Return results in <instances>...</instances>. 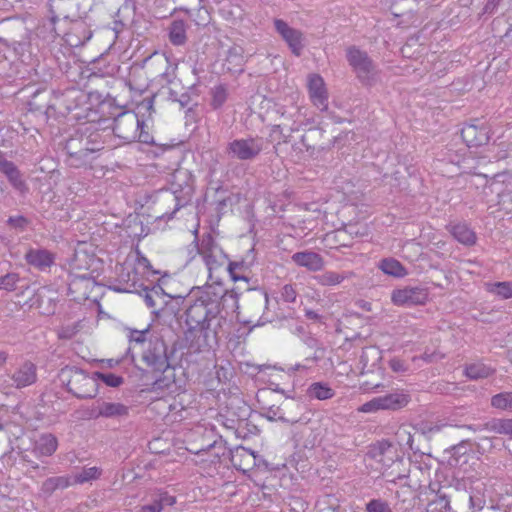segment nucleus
<instances>
[{
    "instance_id": "obj_44",
    "label": "nucleus",
    "mask_w": 512,
    "mask_h": 512,
    "mask_svg": "<svg viewBox=\"0 0 512 512\" xmlns=\"http://www.w3.org/2000/svg\"><path fill=\"white\" fill-rule=\"evenodd\" d=\"M365 510L366 512H393L389 503L381 498L368 501Z\"/></svg>"
},
{
    "instance_id": "obj_31",
    "label": "nucleus",
    "mask_w": 512,
    "mask_h": 512,
    "mask_svg": "<svg viewBox=\"0 0 512 512\" xmlns=\"http://www.w3.org/2000/svg\"><path fill=\"white\" fill-rule=\"evenodd\" d=\"M306 394L309 399L327 400L335 395V391L325 382H314L307 388Z\"/></svg>"
},
{
    "instance_id": "obj_60",
    "label": "nucleus",
    "mask_w": 512,
    "mask_h": 512,
    "mask_svg": "<svg viewBox=\"0 0 512 512\" xmlns=\"http://www.w3.org/2000/svg\"><path fill=\"white\" fill-rule=\"evenodd\" d=\"M14 163L12 161H8L5 155L0 152V172L4 173L8 170Z\"/></svg>"
},
{
    "instance_id": "obj_22",
    "label": "nucleus",
    "mask_w": 512,
    "mask_h": 512,
    "mask_svg": "<svg viewBox=\"0 0 512 512\" xmlns=\"http://www.w3.org/2000/svg\"><path fill=\"white\" fill-rule=\"evenodd\" d=\"M231 461L237 469L242 471L249 470L256 465L255 452L239 446L232 452Z\"/></svg>"
},
{
    "instance_id": "obj_5",
    "label": "nucleus",
    "mask_w": 512,
    "mask_h": 512,
    "mask_svg": "<svg viewBox=\"0 0 512 512\" xmlns=\"http://www.w3.org/2000/svg\"><path fill=\"white\" fill-rule=\"evenodd\" d=\"M113 134L122 141V144H130L135 141L147 145L155 144L153 135L148 131V126L134 111H122L114 117Z\"/></svg>"
},
{
    "instance_id": "obj_1",
    "label": "nucleus",
    "mask_w": 512,
    "mask_h": 512,
    "mask_svg": "<svg viewBox=\"0 0 512 512\" xmlns=\"http://www.w3.org/2000/svg\"><path fill=\"white\" fill-rule=\"evenodd\" d=\"M232 301L237 305L235 292L222 294L208 288L191 296L190 304L185 310L184 348L179 353L176 344L168 352L163 339L150 338L143 347L142 361L153 372L164 373L169 368L181 365L183 359L187 363H201L214 355L218 345L219 333L227 322V317L221 313V301Z\"/></svg>"
},
{
    "instance_id": "obj_54",
    "label": "nucleus",
    "mask_w": 512,
    "mask_h": 512,
    "mask_svg": "<svg viewBox=\"0 0 512 512\" xmlns=\"http://www.w3.org/2000/svg\"><path fill=\"white\" fill-rule=\"evenodd\" d=\"M229 197L226 195H221L214 201L215 210L220 215L224 212L225 208L228 205Z\"/></svg>"
},
{
    "instance_id": "obj_23",
    "label": "nucleus",
    "mask_w": 512,
    "mask_h": 512,
    "mask_svg": "<svg viewBox=\"0 0 512 512\" xmlns=\"http://www.w3.org/2000/svg\"><path fill=\"white\" fill-rule=\"evenodd\" d=\"M28 287L27 280L22 278L17 272H8L0 277V290L2 291H19V294H23Z\"/></svg>"
},
{
    "instance_id": "obj_16",
    "label": "nucleus",
    "mask_w": 512,
    "mask_h": 512,
    "mask_svg": "<svg viewBox=\"0 0 512 512\" xmlns=\"http://www.w3.org/2000/svg\"><path fill=\"white\" fill-rule=\"evenodd\" d=\"M309 98L313 105L320 111L328 109V93L323 78L318 74H312L308 78Z\"/></svg>"
},
{
    "instance_id": "obj_56",
    "label": "nucleus",
    "mask_w": 512,
    "mask_h": 512,
    "mask_svg": "<svg viewBox=\"0 0 512 512\" xmlns=\"http://www.w3.org/2000/svg\"><path fill=\"white\" fill-rule=\"evenodd\" d=\"M140 512H162V506L152 497V503L141 506Z\"/></svg>"
},
{
    "instance_id": "obj_52",
    "label": "nucleus",
    "mask_w": 512,
    "mask_h": 512,
    "mask_svg": "<svg viewBox=\"0 0 512 512\" xmlns=\"http://www.w3.org/2000/svg\"><path fill=\"white\" fill-rule=\"evenodd\" d=\"M388 365L393 372L403 373L408 370V365L402 359L393 357L389 360Z\"/></svg>"
},
{
    "instance_id": "obj_17",
    "label": "nucleus",
    "mask_w": 512,
    "mask_h": 512,
    "mask_svg": "<svg viewBox=\"0 0 512 512\" xmlns=\"http://www.w3.org/2000/svg\"><path fill=\"white\" fill-rule=\"evenodd\" d=\"M129 414V407L120 402H107L98 400L96 407L90 413L91 418H117L126 417Z\"/></svg>"
},
{
    "instance_id": "obj_11",
    "label": "nucleus",
    "mask_w": 512,
    "mask_h": 512,
    "mask_svg": "<svg viewBox=\"0 0 512 512\" xmlns=\"http://www.w3.org/2000/svg\"><path fill=\"white\" fill-rule=\"evenodd\" d=\"M156 274L157 271L152 270V265L150 261L142 255L139 251H137L136 256V263L135 267L131 270H128L125 272V269H122V272L120 274L121 278L123 279L124 286L123 287H114L115 291L118 292H132L136 291L138 287H141L139 284V278L138 274Z\"/></svg>"
},
{
    "instance_id": "obj_36",
    "label": "nucleus",
    "mask_w": 512,
    "mask_h": 512,
    "mask_svg": "<svg viewBox=\"0 0 512 512\" xmlns=\"http://www.w3.org/2000/svg\"><path fill=\"white\" fill-rule=\"evenodd\" d=\"M7 179L9 180L10 184L19 192L23 193L27 191V185L25 181L22 178L21 172L17 168L15 164H13L8 170H6L3 173Z\"/></svg>"
},
{
    "instance_id": "obj_42",
    "label": "nucleus",
    "mask_w": 512,
    "mask_h": 512,
    "mask_svg": "<svg viewBox=\"0 0 512 512\" xmlns=\"http://www.w3.org/2000/svg\"><path fill=\"white\" fill-rule=\"evenodd\" d=\"M317 507V512H339L338 500L328 494L318 501Z\"/></svg>"
},
{
    "instance_id": "obj_25",
    "label": "nucleus",
    "mask_w": 512,
    "mask_h": 512,
    "mask_svg": "<svg viewBox=\"0 0 512 512\" xmlns=\"http://www.w3.org/2000/svg\"><path fill=\"white\" fill-rule=\"evenodd\" d=\"M392 452V445L387 440H382L372 445L368 451V455L383 466L389 467L393 462V458L388 456Z\"/></svg>"
},
{
    "instance_id": "obj_10",
    "label": "nucleus",
    "mask_w": 512,
    "mask_h": 512,
    "mask_svg": "<svg viewBox=\"0 0 512 512\" xmlns=\"http://www.w3.org/2000/svg\"><path fill=\"white\" fill-rule=\"evenodd\" d=\"M264 141L261 137L238 138L230 141L226 152L232 158L241 161H252L263 151Z\"/></svg>"
},
{
    "instance_id": "obj_34",
    "label": "nucleus",
    "mask_w": 512,
    "mask_h": 512,
    "mask_svg": "<svg viewBox=\"0 0 512 512\" xmlns=\"http://www.w3.org/2000/svg\"><path fill=\"white\" fill-rule=\"evenodd\" d=\"M379 268L387 275L394 277H403L406 275L404 266L394 258H385L381 260Z\"/></svg>"
},
{
    "instance_id": "obj_24",
    "label": "nucleus",
    "mask_w": 512,
    "mask_h": 512,
    "mask_svg": "<svg viewBox=\"0 0 512 512\" xmlns=\"http://www.w3.org/2000/svg\"><path fill=\"white\" fill-rule=\"evenodd\" d=\"M72 484L70 476H53L42 482L39 493L44 498H49L55 491L64 490Z\"/></svg>"
},
{
    "instance_id": "obj_57",
    "label": "nucleus",
    "mask_w": 512,
    "mask_h": 512,
    "mask_svg": "<svg viewBox=\"0 0 512 512\" xmlns=\"http://www.w3.org/2000/svg\"><path fill=\"white\" fill-rule=\"evenodd\" d=\"M502 0H487L484 6V13L492 14L497 9L498 5Z\"/></svg>"
},
{
    "instance_id": "obj_30",
    "label": "nucleus",
    "mask_w": 512,
    "mask_h": 512,
    "mask_svg": "<svg viewBox=\"0 0 512 512\" xmlns=\"http://www.w3.org/2000/svg\"><path fill=\"white\" fill-rule=\"evenodd\" d=\"M187 25L183 20H174L168 28V38L172 45L182 46L187 41Z\"/></svg>"
},
{
    "instance_id": "obj_35",
    "label": "nucleus",
    "mask_w": 512,
    "mask_h": 512,
    "mask_svg": "<svg viewBox=\"0 0 512 512\" xmlns=\"http://www.w3.org/2000/svg\"><path fill=\"white\" fill-rule=\"evenodd\" d=\"M486 290L501 299L512 298V283L508 281L487 283Z\"/></svg>"
},
{
    "instance_id": "obj_37",
    "label": "nucleus",
    "mask_w": 512,
    "mask_h": 512,
    "mask_svg": "<svg viewBox=\"0 0 512 512\" xmlns=\"http://www.w3.org/2000/svg\"><path fill=\"white\" fill-rule=\"evenodd\" d=\"M212 99L210 102L214 110L220 109L228 99V91L225 85H217L211 90Z\"/></svg>"
},
{
    "instance_id": "obj_58",
    "label": "nucleus",
    "mask_w": 512,
    "mask_h": 512,
    "mask_svg": "<svg viewBox=\"0 0 512 512\" xmlns=\"http://www.w3.org/2000/svg\"><path fill=\"white\" fill-rule=\"evenodd\" d=\"M191 102V96L188 92H183L180 94L179 98L177 99V103H179L181 108L187 107Z\"/></svg>"
},
{
    "instance_id": "obj_41",
    "label": "nucleus",
    "mask_w": 512,
    "mask_h": 512,
    "mask_svg": "<svg viewBox=\"0 0 512 512\" xmlns=\"http://www.w3.org/2000/svg\"><path fill=\"white\" fill-rule=\"evenodd\" d=\"M467 446L464 443H460L451 448V456L448 460L449 465L458 466L461 458H464L463 463L467 462Z\"/></svg>"
},
{
    "instance_id": "obj_6",
    "label": "nucleus",
    "mask_w": 512,
    "mask_h": 512,
    "mask_svg": "<svg viewBox=\"0 0 512 512\" xmlns=\"http://www.w3.org/2000/svg\"><path fill=\"white\" fill-rule=\"evenodd\" d=\"M61 382L67 391L79 399H91L98 394V383L94 373L77 366H65L59 374Z\"/></svg>"
},
{
    "instance_id": "obj_15",
    "label": "nucleus",
    "mask_w": 512,
    "mask_h": 512,
    "mask_svg": "<svg viewBox=\"0 0 512 512\" xmlns=\"http://www.w3.org/2000/svg\"><path fill=\"white\" fill-rule=\"evenodd\" d=\"M274 27L287 43L291 52L295 56H300L304 47L303 34L300 30L290 27L284 20L275 19Z\"/></svg>"
},
{
    "instance_id": "obj_43",
    "label": "nucleus",
    "mask_w": 512,
    "mask_h": 512,
    "mask_svg": "<svg viewBox=\"0 0 512 512\" xmlns=\"http://www.w3.org/2000/svg\"><path fill=\"white\" fill-rule=\"evenodd\" d=\"M95 378H97V382L101 380L109 387H119L124 383V378L120 375H116L113 373H102V372H94Z\"/></svg>"
},
{
    "instance_id": "obj_53",
    "label": "nucleus",
    "mask_w": 512,
    "mask_h": 512,
    "mask_svg": "<svg viewBox=\"0 0 512 512\" xmlns=\"http://www.w3.org/2000/svg\"><path fill=\"white\" fill-rule=\"evenodd\" d=\"M77 332H78V330H77V327H75V326L61 327L58 330V337L60 339H71L76 335Z\"/></svg>"
},
{
    "instance_id": "obj_12",
    "label": "nucleus",
    "mask_w": 512,
    "mask_h": 512,
    "mask_svg": "<svg viewBox=\"0 0 512 512\" xmlns=\"http://www.w3.org/2000/svg\"><path fill=\"white\" fill-rule=\"evenodd\" d=\"M429 298V293L423 287H404L392 292L391 300L395 305L412 307L424 305Z\"/></svg>"
},
{
    "instance_id": "obj_38",
    "label": "nucleus",
    "mask_w": 512,
    "mask_h": 512,
    "mask_svg": "<svg viewBox=\"0 0 512 512\" xmlns=\"http://www.w3.org/2000/svg\"><path fill=\"white\" fill-rule=\"evenodd\" d=\"M491 406L499 410L512 411V392H501L491 398Z\"/></svg>"
},
{
    "instance_id": "obj_55",
    "label": "nucleus",
    "mask_w": 512,
    "mask_h": 512,
    "mask_svg": "<svg viewBox=\"0 0 512 512\" xmlns=\"http://www.w3.org/2000/svg\"><path fill=\"white\" fill-rule=\"evenodd\" d=\"M153 105H154V97H147L142 100V102L138 105V109H144L143 113H148L151 115L153 112Z\"/></svg>"
},
{
    "instance_id": "obj_64",
    "label": "nucleus",
    "mask_w": 512,
    "mask_h": 512,
    "mask_svg": "<svg viewBox=\"0 0 512 512\" xmlns=\"http://www.w3.org/2000/svg\"><path fill=\"white\" fill-rule=\"evenodd\" d=\"M308 369H309L308 365L297 363L295 365L290 366L287 371L295 372V371L308 370Z\"/></svg>"
},
{
    "instance_id": "obj_32",
    "label": "nucleus",
    "mask_w": 512,
    "mask_h": 512,
    "mask_svg": "<svg viewBox=\"0 0 512 512\" xmlns=\"http://www.w3.org/2000/svg\"><path fill=\"white\" fill-rule=\"evenodd\" d=\"M484 429L489 432L507 435L512 438V419L493 418L484 423Z\"/></svg>"
},
{
    "instance_id": "obj_27",
    "label": "nucleus",
    "mask_w": 512,
    "mask_h": 512,
    "mask_svg": "<svg viewBox=\"0 0 512 512\" xmlns=\"http://www.w3.org/2000/svg\"><path fill=\"white\" fill-rule=\"evenodd\" d=\"M58 448V440L53 434H42L36 441L34 453L36 456H52Z\"/></svg>"
},
{
    "instance_id": "obj_19",
    "label": "nucleus",
    "mask_w": 512,
    "mask_h": 512,
    "mask_svg": "<svg viewBox=\"0 0 512 512\" xmlns=\"http://www.w3.org/2000/svg\"><path fill=\"white\" fill-rule=\"evenodd\" d=\"M291 260L299 267H304L309 271H321L325 265L323 257L314 251L305 250L296 252L291 256Z\"/></svg>"
},
{
    "instance_id": "obj_51",
    "label": "nucleus",
    "mask_w": 512,
    "mask_h": 512,
    "mask_svg": "<svg viewBox=\"0 0 512 512\" xmlns=\"http://www.w3.org/2000/svg\"><path fill=\"white\" fill-rule=\"evenodd\" d=\"M148 330H130L128 339L130 343L141 344L145 347L148 340H146V333Z\"/></svg>"
},
{
    "instance_id": "obj_2",
    "label": "nucleus",
    "mask_w": 512,
    "mask_h": 512,
    "mask_svg": "<svg viewBox=\"0 0 512 512\" xmlns=\"http://www.w3.org/2000/svg\"><path fill=\"white\" fill-rule=\"evenodd\" d=\"M188 254L190 255V259H193L196 254H199L205 264V267L208 272V280L212 282L211 285H206L204 288H197V290L192 289L190 294L187 296L186 300V308L190 304L191 296L198 295L199 291L206 290L208 288L216 291H221L222 294H230L235 292L237 295V305L233 306L232 301H221V313H223V309L225 305L229 306L233 310L239 308V296L235 289L232 290H224L221 287V275L227 270L228 264V256L223 251L221 246L216 242V240L212 237L211 234H205L201 238L200 242L197 238V230H195V238L192 243L187 247ZM225 316L224 314H222Z\"/></svg>"
},
{
    "instance_id": "obj_33",
    "label": "nucleus",
    "mask_w": 512,
    "mask_h": 512,
    "mask_svg": "<svg viewBox=\"0 0 512 512\" xmlns=\"http://www.w3.org/2000/svg\"><path fill=\"white\" fill-rule=\"evenodd\" d=\"M494 372V369L481 362L466 365L464 369L465 376L471 380L488 378L493 375Z\"/></svg>"
},
{
    "instance_id": "obj_48",
    "label": "nucleus",
    "mask_w": 512,
    "mask_h": 512,
    "mask_svg": "<svg viewBox=\"0 0 512 512\" xmlns=\"http://www.w3.org/2000/svg\"><path fill=\"white\" fill-rule=\"evenodd\" d=\"M297 295L296 289L291 284H285L280 290V299L286 303H294Z\"/></svg>"
},
{
    "instance_id": "obj_29",
    "label": "nucleus",
    "mask_w": 512,
    "mask_h": 512,
    "mask_svg": "<svg viewBox=\"0 0 512 512\" xmlns=\"http://www.w3.org/2000/svg\"><path fill=\"white\" fill-rule=\"evenodd\" d=\"M234 282L244 281L249 283L250 281V265L244 261H229L226 270Z\"/></svg>"
},
{
    "instance_id": "obj_7",
    "label": "nucleus",
    "mask_w": 512,
    "mask_h": 512,
    "mask_svg": "<svg viewBox=\"0 0 512 512\" xmlns=\"http://www.w3.org/2000/svg\"><path fill=\"white\" fill-rule=\"evenodd\" d=\"M346 57L357 79L363 85L372 86L375 84L378 77V70L374 61L366 51L356 46H351L346 50Z\"/></svg>"
},
{
    "instance_id": "obj_8",
    "label": "nucleus",
    "mask_w": 512,
    "mask_h": 512,
    "mask_svg": "<svg viewBox=\"0 0 512 512\" xmlns=\"http://www.w3.org/2000/svg\"><path fill=\"white\" fill-rule=\"evenodd\" d=\"M195 455L202 457V462L215 464L220 462L221 457L226 453V442L221 435L217 434L213 426L206 427L202 436L201 445L194 449H190Z\"/></svg>"
},
{
    "instance_id": "obj_13",
    "label": "nucleus",
    "mask_w": 512,
    "mask_h": 512,
    "mask_svg": "<svg viewBox=\"0 0 512 512\" xmlns=\"http://www.w3.org/2000/svg\"><path fill=\"white\" fill-rule=\"evenodd\" d=\"M12 386L16 389L29 387L37 382V365L30 361L24 360L17 365L10 375Z\"/></svg>"
},
{
    "instance_id": "obj_14",
    "label": "nucleus",
    "mask_w": 512,
    "mask_h": 512,
    "mask_svg": "<svg viewBox=\"0 0 512 512\" xmlns=\"http://www.w3.org/2000/svg\"><path fill=\"white\" fill-rule=\"evenodd\" d=\"M461 137L468 147L485 145L490 138L487 127L479 120L464 124L461 129Z\"/></svg>"
},
{
    "instance_id": "obj_63",
    "label": "nucleus",
    "mask_w": 512,
    "mask_h": 512,
    "mask_svg": "<svg viewBox=\"0 0 512 512\" xmlns=\"http://www.w3.org/2000/svg\"><path fill=\"white\" fill-rule=\"evenodd\" d=\"M9 358V353L7 350L0 348V368L3 367Z\"/></svg>"
},
{
    "instance_id": "obj_26",
    "label": "nucleus",
    "mask_w": 512,
    "mask_h": 512,
    "mask_svg": "<svg viewBox=\"0 0 512 512\" xmlns=\"http://www.w3.org/2000/svg\"><path fill=\"white\" fill-rule=\"evenodd\" d=\"M50 21L55 24L59 20L71 18L69 10L72 7V0H49Z\"/></svg>"
},
{
    "instance_id": "obj_45",
    "label": "nucleus",
    "mask_w": 512,
    "mask_h": 512,
    "mask_svg": "<svg viewBox=\"0 0 512 512\" xmlns=\"http://www.w3.org/2000/svg\"><path fill=\"white\" fill-rule=\"evenodd\" d=\"M152 497L162 506V510L165 506H172L176 503V497L163 489L156 490Z\"/></svg>"
},
{
    "instance_id": "obj_21",
    "label": "nucleus",
    "mask_w": 512,
    "mask_h": 512,
    "mask_svg": "<svg viewBox=\"0 0 512 512\" xmlns=\"http://www.w3.org/2000/svg\"><path fill=\"white\" fill-rule=\"evenodd\" d=\"M354 276L351 271L324 270L322 273L313 276V280L320 286L334 287L340 285L346 279Z\"/></svg>"
},
{
    "instance_id": "obj_3",
    "label": "nucleus",
    "mask_w": 512,
    "mask_h": 512,
    "mask_svg": "<svg viewBox=\"0 0 512 512\" xmlns=\"http://www.w3.org/2000/svg\"><path fill=\"white\" fill-rule=\"evenodd\" d=\"M105 131L93 128V125L81 124L75 134L67 139L65 150L66 163L72 168H82L94 160V154L104 149Z\"/></svg>"
},
{
    "instance_id": "obj_50",
    "label": "nucleus",
    "mask_w": 512,
    "mask_h": 512,
    "mask_svg": "<svg viewBox=\"0 0 512 512\" xmlns=\"http://www.w3.org/2000/svg\"><path fill=\"white\" fill-rule=\"evenodd\" d=\"M7 224L16 230L24 231L29 224V220L22 215L10 216L7 219Z\"/></svg>"
},
{
    "instance_id": "obj_61",
    "label": "nucleus",
    "mask_w": 512,
    "mask_h": 512,
    "mask_svg": "<svg viewBox=\"0 0 512 512\" xmlns=\"http://www.w3.org/2000/svg\"><path fill=\"white\" fill-rule=\"evenodd\" d=\"M67 98L77 100V101H82L86 98V96L81 91L73 90V91L68 92Z\"/></svg>"
},
{
    "instance_id": "obj_28",
    "label": "nucleus",
    "mask_w": 512,
    "mask_h": 512,
    "mask_svg": "<svg viewBox=\"0 0 512 512\" xmlns=\"http://www.w3.org/2000/svg\"><path fill=\"white\" fill-rule=\"evenodd\" d=\"M94 281L89 273L72 276L69 282V292L71 294L82 290L81 296L78 299H85L88 297L90 288L93 286Z\"/></svg>"
},
{
    "instance_id": "obj_49",
    "label": "nucleus",
    "mask_w": 512,
    "mask_h": 512,
    "mask_svg": "<svg viewBox=\"0 0 512 512\" xmlns=\"http://www.w3.org/2000/svg\"><path fill=\"white\" fill-rule=\"evenodd\" d=\"M467 499L469 502V507L472 510V512L482 510L485 505V499H484L483 495H481L480 493H476V494L469 493L467 495Z\"/></svg>"
},
{
    "instance_id": "obj_46",
    "label": "nucleus",
    "mask_w": 512,
    "mask_h": 512,
    "mask_svg": "<svg viewBox=\"0 0 512 512\" xmlns=\"http://www.w3.org/2000/svg\"><path fill=\"white\" fill-rule=\"evenodd\" d=\"M293 314H294L293 310H290L287 315H285L281 311H275L272 316H269L267 312H264L261 315V317L259 318V320H258V322H257V324L255 326H262V325H265L266 323H271V322H273L275 320L292 318Z\"/></svg>"
},
{
    "instance_id": "obj_4",
    "label": "nucleus",
    "mask_w": 512,
    "mask_h": 512,
    "mask_svg": "<svg viewBox=\"0 0 512 512\" xmlns=\"http://www.w3.org/2000/svg\"><path fill=\"white\" fill-rule=\"evenodd\" d=\"M194 193L195 177L188 170L179 169L172 174L169 188L154 191L150 198L153 202L173 203L171 210L165 211L160 216L161 219L168 221L174 218L177 211L191 203Z\"/></svg>"
},
{
    "instance_id": "obj_18",
    "label": "nucleus",
    "mask_w": 512,
    "mask_h": 512,
    "mask_svg": "<svg viewBox=\"0 0 512 512\" xmlns=\"http://www.w3.org/2000/svg\"><path fill=\"white\" fill-rule=\"evenodd\" d=\"M26 263L40 271L50 268L55 262V255L44 248H30L24 255Z\"/></svg>"
},
{
    "instance_id": "obj_47",
    "label": "nucleus",
    "mask_w": 512,
    "mask_h": 512,
    "mask_svg": "<svg viewBox=\"0 0 512 512\" xmlns=\"http://www.w3.org/2000/svg\"><path fill=\"white\" fill-rule=\"evenodd\" d=\"M160 290H162L160 286H154L151 289H149L147 286L143 287L142 292L144 293V301L149 308L157 307L154 296H159Z\"/></svg>"
},
{
    "instance_id": "obj_62",
    "label": "nucleus",
    "mask_w": 512,
    "mask_h": 512,
    "mask_svg": "<svg viewBox=\"0 0 512 512\" xmlns=\"http://www.w3.org/2000/svg\"><path fill=\"white\" fill-rule=\"evenodd\" d=\"M305 317L313 321H319L321 319L320 314L312 309H305Z\"/></svg>"
},
{
    "instance_id": "obj_39",
    "label": "nucleus",
    "mask_w": 512,
    "mask_h": 512,
    "mask_svg": "<svg viewBox=\"0 0 512 512\" xmlns=\"http://www.w3.org/2000/svg\"><path fill=\"white\" fill-rule=\"evenodd\" d=\"M226 61L233 65V67H229L230 70L242 71L244 56L241 49L236 47L229 49Z\"/></svg>"
},
{
    "instance_id": "obj_40",
    "label": "nucleus",
    "mask_w": 512,
    "mask_h": 512,
    "mask_svg": "<svg viewBox=\"0 0 512 512\" xmlns=\"http://www.w3.org/2000/svg\"><path fill=\"white\" fill-rule=\"evenodd\" d=\"M101 470L98 467L84 468L81 472L77 473L74 477L75 483L84 484L91 480H96L100 477Z\"/></svg>"
},
{
    "instance_id": "obj_59",
    "label": "nucleus",
    "mask_w": 512,
    "mask_h": 512,
    "mask_svg": "<svg viewBox=\"0 0 512 512\" xmlns=\"http://www.w3.org/2000/svg\"><path fill=\"white\" fill-rule=\"evenodd\" d=\"M420 358L425 362L431 363L437 359H442L443 355H440L439 353L424 352Z\"/></svg>"
},
{
    "instance_id": "obj_20",
    "label": "nucleus",
    "mask_w": 512,
    "mask_h": 512,
    "mask_svg": "<svg viewBox=\"0 0 512 512\" xmlns=\"http://www.w3.org/2000/svg\"><path fill=\"white\" fill-rule=\"evenodd\" d=\"M446 229L455 240L465 246H472L476 243V233L466 222L450 223L446 226Z\"/></svg>"
},
{
    "instance_id": "obj_9",
    "label": "nucleus",
    "mask_w": 512,
    "mask_h": 512,
    "mask_svg": "<svg viewBox=\"0 0 512 512\" xmlns=\"http://www.w3.org/2000/svg\"><path fill=\"white\" fill-rule=\"evenodd\" d=\"M411 401V396L408 392L396 389L392 392L374 397L368 402L362 404L358 411L363 413H374L379 410L397 411L406 407Z\"/></svg>"
}]
</instances>
